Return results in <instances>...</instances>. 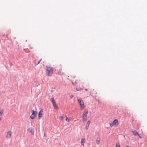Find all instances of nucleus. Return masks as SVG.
I'll use <instances>...</instances> for the list:
<instances>
[{"label":"nucleus","instance_id":"1","mask_svg":"<svg viewBox=\"0 0 147 147\" xmlns=\"http://www.w3.org/2000/svg\"><path fill=\"white\" fill-rule=\"evenodd\" d=\"M53 69L52 67L48 66H46V74L47 76H51L53 73Z\"/></svg>","mask_w":147,"mask_h":147},{"label":"nucleus","instance_id":"2","mask_svg":"<svg viewBox=\"0 0 147 147\" xmlns=\"http://www.w3.org/2000/svg\"><path fill=\"white\" fill-rule=\"evenodd\" d=\"M77 100L78 103L80 106V109H83L84 108V103L81 98H77Z\"/></svg>","mask_w":147,"mask_h":147},{"label":"nucleus","instance_id":"3","mask_svg":"<svg viewBox=\"0 0 147 147\" xmlns=\"http://www.w3.org/2000/svg\"><path fill=\"white\" fill-rule=\"evenodd\" d=\"M88 113V111L87 110L84 111L83 114L82 119L84 121H86L87 119V114Z\"/></svg>","mask_w":147,"mask_h":147},{"label":"nucleus","instance_id":"4","mask_svg":"<svg viewBox=\"0 0 147 147\" xmlns=\"http://www.w3.org/2000/svg\"><path fill=\"white\" fill-rule=\"evenodd\" d=\"M51 102L52 103L53 105V106H54V108L55 109H57V110L59 108L58 107V106L57 105L55 101V100H54V99L53 98V97L51 98Z\"/></svg>","mask_w":147,"mask_h":147},{"label":"nucleus","instance_id":"5","mask_svg":"<svg viewBox=\"0 0 147 147\" xmlns=\"http://www.w3.org/2000/svg\"><path fill=\"white\" fill-rule=\"evenodd\" d=\"M31 113V115L30 116V117L32 119H34L37 115V112L36 111L32 110V111Z\"/></svg>","mask_w":147,"mask_h":147},{"label":"nucleus","instance_id":"6","mask_svg":"<svg viewBox=\"0 0 147 147\" xmlns=\"http://www.w3.org/2000/svg\"><path fill=\"white\" fill-rule=\"evenodd\" d=\"M118 124V120L117 119H115L112 123H109L110 126L112 127L113 125H117Z\"/></svg>","mask_w":147,"mask_h":147},{"label":"nucleus","instance_id":"7","mask_svg":"<svg viewBox=\"0 0 147 147\" xmlns=\"http://www.w3.org/2000/svg\"><path fill=\"white\" fill-rule=\"evenodd\" d=\"M28 131L32 134L34 135V129L32 127H30L28 129Z\"/></svg>","mask_w":147,"mask_h":147},{"label":"nucleus","instance_id":"8","mask_svg":"<svg viewBox=\"0 0 147 147\" xmlns=\"http://www.w3.org/2000/svg\"><path fill=\"white\" fill-rule=\"evenodd\" d=\"M11 131H8L7 133V134L6 135V138L7 139H9L10 138L11 136Z\"/></svg>","mask_w":147,"mask_h":147},{"label":"nucleus","instance_id":"9","mask_svg":"<svg viewBox=\"0 0 147 147\" xmlns=\"http://www.w3.org/2000/svg\"><path fill=\"white\" fill-rule=\"evenodd\" d=\"M82 84V86L81 87H77L76 88V90L77 91H80L83 88V83H82V82H81L80 83V84Z\"/></svg>","mask_w":147,"mask_h":147},{"label":"nucleus","instance_id":"10","mask_svg":"<svg viewBox=\"0 0 147 147\" xmlns=\"http://www.w3.org/2000/svg\"><path fill=\"white\" fill-rule=\"evenodd\" d=\"M43 113V111L41 110L39 112L38 115V119H40L42 117V115Z\"/></svg>","mask_w":147,"mask_h":147},{"label":"nucleus","instance_id":"11","mask_svg":"<svg viewBox=\"0 0 147 147\" xmlns=\"http://www.w3.org/2000/svg\"><path fill=\"white\" fill-rule=\"evenodd\" d=\"M90 123V121H88L85 127V129L87 130L88 129Z\"/></svg>","mask_w":147,"mask_h":147},{"label":"nucleus","instance_id":"12","mask_svg":"<svg viewBox=\"0 0 147 147\" xmlns=\"http://www.w3.org/2000/svg\"><path fill=\"white\" fill-rule=\"evenodd\" d=\"M131 132L134 136H136L138 134V132L135 130H132Z\"/></svg>","mask_w":147,"mask_h":147},{"label":"nucleus","instance_id":"13","mask_svg":"<svg viewBox=\"0 0 147 147\" xmlns=\"http://www.w3.org/2000/svg\"><path fill=\"white\" fill-rule=\"evenodd\" d=\"M85 140H86L84 138L82 139L81 140V144L83 146H84V143L85 142Z\"/></svg>","mask_w":147,"mask_h":147},{"label":"nucleus","instance_id":"14","mask_svg":"<svg viewBox=\"0 0 147 147\" xmlns=\"http://www.w3.org/2000/svg\"><path fill=\"white\" fill-rule=\"evenodd\" d=\"M100 142V139L97 138V139L96 140V143L98 145Z\"/></svg>","mask_w":147,"mask_h":147},{"label":"nucleus","instance_id":"15","mask_svg":"<svg viewBox=\"0 0 147 147\" xmlns=\"http://www.w3.org/2000/svg\"><path fill=\"white\" fill-rule=\"evenodd\" d=\"M3 113V111L2 109H0V116H2Z\"/></svg>","mask_w":147,"mask_h":147},{"label":"nucleus","instance_id":"16","mask_svg":"<svg viewBox=\"0 0 147 147\" xmlns=\"http://www.w3.org/2000/svg\"><path fill=\"white\" fill-rule=\"evenodd\" d=\"M59 119L60 120L63 121L64 119V117L63 116H60Z\"/></svg>","mask_w":147,"mask_h":147},{"label":"nucleus","instance_id":"17","mask_svg":"<svg viewBox=\"0 0 147 147\" xmlns=\"http://www.w3.org/2000/svg\"><path fill=\"white\" fill-rule=\"evenodd\" d=\"M65 117H66V121L67 122H69V119L68 117L66 116H65Z\"/></svg>","mask_w":147,"mask_h":147},{"label":"nucleus","instance_id":"18","mask_svg":"<svg viewBox=\"0 0 147 147\" xmlns=\"http://www.w3.org/2000/svg\"><path fill=\"white\" fill-rule=\"evenodd\" d=\"M70 76L71 77V78H75L74 76H73V75H70Z\"/></svg>","mask_w":147,"mask_h":147},{"label":"nucleus","instance_id":"19","mask_svg":"<svg viewBox=\"0 0 147 147\" xmlns=\"http://www.w3.org/2000/svg\"><path fill=\"white\" fill-rule=\"evenodd\" d=\"M120 145L119 144H116V147H120Z\"/></svg>","mask_w":147,"mask_h":147},{"label":"nucleus","instance_id":"20","mask_svg":"<svg viewBox=\"0 0 147 147\" xmlns=\"http://www.w3.org/2000/svg\"><path fill=\"white\" fill-rule=\"evenodd\" d=\"M42 60V59H40V60L38 61V64L41 62V61Z\"/></svg>","mask_w":147,"mask_h":147},{"label":"nucleus","instance_id":"21","mask_svg":"<svg viewBox=\"0 0 147 147\" xmlns=\"http://www.w3.org/2000/svg\"><path fill=\"white\" fill-rule=\"evenodd\" d=\"M73 83H74V85H75V84H77V82H76V81L75 82H73Z\"/></svg>","mask_w":147,"mask_h":147},{"label":"nucleus","instance_id":"22","mask_svg":"<svg viewBox=\"0 0 147 147\" xmlns=\"http://www.w3.org/2000/svg\"><path fill=\"white\" fill-rule=\"evenodd\" d=\"M138 135L139 136V137L140 138H142V137L140 136V135L139 134H138Z\"/></svg>","mask_w":147,"mask_h":147},{"label":"nucleus","instance_id":"23","mask_svg":"<svg viewBox=\"0 0 147 147\" xmlns=\"http://www.w3.org/2000/svg\"><path fill=\"white\" fill-rule=\"evenodd\" d=\"M73 97V96L72 95H71L70 96V97L71 98H72Z\"/></svg>","mask_w":147,"mask_h":147},{"label":"nucleus","instance_id":"24","mask_svg":"<svg viewBox=\"0 0 147 147\" xmlns=\"http://www.w3.org/2000/svg\"><path fill=\"white\" fill-rule=\"evenodd\" d=\"M69 76H68L67 78V79H69Z\"/></svg>","mask_w":147,"mask_h":147},{"label":"nucleus","instance_id":"25","mask_svg":"<svg viewBox=\"0 0 147 147\" xmlns=\"http://www.w3.org/2000/svg\"><path fill=\"white\" fill-rule=\"evenodd\" d=\"M85 90L86 91H88V90L87 89H85Z\"/></svg>","mask_w":147,"mask_h":147},{"label":"nucleus","instance_id":"26","mask_svg":"<svg viewBox=\"0 0 147 147\" xmlns=\"http://www.w3.org/2000/svg\"><path fill=\"white\" fill-rule=\"evenodd\" d=\"M1 117H0V121L1 120Z\"/></svg>","mask_w":147,"mask_h":147}]
</instances>
